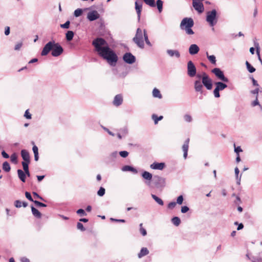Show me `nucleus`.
I'll use <instances>...</instances> for the list:
<instances>
[{
    "mask_svg": "<svg viewBox=\"0 0 262 262\" xmlns=\"http://www.w3.org/2000/svg\"><path fill=\"white\" fill-rule=\"evenodd\" d=\"M98 55L112 66H115L118 61V57L116 53L108 46L106 41L102 38H97L92 42Z\"/></svg>",
    "mask_w": 262,
    "mask_h": 262,
    "instance_id": "obj_1",
    "label": "nucleus"
},
{
    "mask_svg": "<svg viewBox=\"0 0 262 262\" xmlns=\"http://www.w3.org/2000/svg\"><path fill=\"white\" fill-rule=\"evenodd\" d=\"M50 51H52L51 54L53 56L57 57L63 53V50L58 43H56L54 40L50 41L44 46L41 55L42 56H46Z\"/></svg>",
    "mask_w": 262,
    "mask_h": 262,
    "instance_id": "obj_2",
    "label": "nucleus"
},
{
    "mask_svg": "<svg viewBox=\"0 0 262 262\" xmlns=\"http://www.w3.org/2000/svg\"><path fill=\"white\" fill-rule=\"evenodd\" d=\"M194 25V21L192 18L185 17L182 19L180 24V28L185 30L186 33L188 35H192L194 34L193 31L191 28Z\"/></svg>",
    "mask_w": 262,
    "mask_h": 262,
    "instance_id": "obj_3",
    "label": "nucleus"
},
{
    "mask_svg": "<svg viewBox=\"0 0 262 262\" xmlns=\"http://www.w3.org/2000/svg\"><path fill=\"white\" fill-rule=\"evenodd\" d=\"M133 40L138 47L141 49L144 48V43L143 39V33L140 28L137 29L135 36L133 38Z\"/></svg>",
    "mask_w": 262,
    "mask_h": 262,
    "instance_id": "obj_4",
    "label": "nucleus"
},
{
    "mask_svg": "<svg viewBox=\"0 0 262 262\" xmlns=\"http://www.w3.org/2000/svg\"><path fill=\"white\" fill-rule=\"evenodd\" d=\"M216 15L217 12L215 9L207 12L206 21L211 27L214 26L217 22Z\"/></svg>",
    "mask_w": 262,
    "mask_h": 262,
    "instance_id": "obj_5",
    "label": "nucleus"
},
{
    "mask_svg": "<svg viewBox=\"0 0 262 262\" xmlns=\"http://www.w3.org/2000/svg\"><path fill=\"white\" fill-rule=\"evenodd\" d=\"M202 83L203 85L208 90H210L212 88V81L211 79L205 73H202Z\"/></svg>",
    "mask_w": 262,
    "mask_h": 262,
    "instance_id": "obj_6",
    "label": "nucleus"
},
{
    "mask_svg": "<svg viewBox=\"0 0 262 262\" xmlns=\"http://www.w3.org/2000/svg\"><path fill=\"white\" fill-rule=\"evenodd\" d=\"M215 85L216 87L213 91V94L215 98H219L220 97V91L226 89L227 85L221 81L216 82Z\"/></svg>",
    "mask_w": 262,
    "mask_h": 262,
    "instance_id": "obj_7",
    "label": "nucleus"
},
{
    "mask_svg": "<svg viewBox=\"0 0 262 262\" xmlns=\"http://www.w3.org/2000/svg\"><path fill=\"white\" fill-rule=\"evenodd\" d=\"M211 72L213 73L219 80L225 82H228V79L225 76L223 72L220 68H214L211 70Z\"/></svg>",
    "mask_w": 262,
    "mask_h": 262,
    "instance_id": "obj_8",
    "label": "nucleus"
},
{
    "mask_svg": "<svg viewBox=\"0 0 262 262\" xmlns=\"http://www.w3.org/2000/svg\"><path fill=\"white\" fill-rule=\"evenodd\" d=\"M187 75L189 77H193L196 75V69L194 64L192 61L190 60L187 62Z\"/></svg>",
    "mask_w": 262,
    "mask_h": 262,
    "instance_id": "obj_9",
    "label": "nucleus"
},
{
    "mask_svg": "<svg viewBox=\"0 0 262 262\" xmlns=\"http://www.w3.org/2000/svg\"><path fill=\"white\" fill-rule=\"evenodd\" d=\"M153 180L156 187L157 188L163 187L165 186V180L160 176H154Z\"/></svg>",
    "mask_w": 262,
    "mask_h": 262,
    "instance_id": "obj_10",
    "label": "nucleus"
},
{
    "mask_svg": "<svg viewBox=\"0 0 262 262\" xmlns=\"http://www.w3.org/2000/svg\"><path fill=\"white\" fill-rule=\"evenodd\" d=\"M123 60L128 64H133L136 61V57L130 53H126L123 56Z\"/></svg>",
    "mask_w": 262,
    "mask_h": 262,
    "instance_id": "obj_11",
    "label": "nucleus"
},
{
    "mask_svg": "<svg viewBox=\"0 0 262 262\" xmlns=\"http://www.w3.org/2000/svg\"><path fill=\"white\" fill-rule=\"evenodd\" d=\"M192 6L194 9L200 13H202L204 10L203 4L198 2V0H192Z\"/></svg>",
    "mask_w": 262,
    "mask_h": 262,
    "instance_id": "obj_12",
    "label": "nucleus"
},
{
    "mask_svg": "<svg viewBox=\"0 0 262 262\" xmlns=\"http://www.w3.org/2000/svg\"><path fill=\"white\" fill-rule=\"evenodd\" d=\"M142 177L146 180L145 184L149 187H151L150 181L152 178V175L150 172L145 171L142 173Z\"/></svg>",
    "mask_w": 262,
    "mask_h": 262,
    "instance_id": "obj_13",
    "label": "nucleus"
},
{
    "mask_svg": "<svg viewBox=\"0 0 262 262\" xmlns=\"http://www.w3.org/2000/svg\"><path fill=\"white\" fill-rule=\"evenodd\" d=\"M99 16H100V15L98 13V12L96 10H94V11L89 12L88 13L87 18L90 21H94V20H96L98 18H99Z\"/></svg>",
    "mask_w": 262,
    "mask_h": 262,
    "instance_id": "obj_14",
    "label": "nucleus"
},
{
    "mask_svg": "<svg viewBox=\"0 0 262 262\" xmlns=\"http://www.w3.org/2000/svg\"><path fill=\"white\" fill-rule=\"evenodd\" d=\"M194 88L196 92H199L201 94L203 93V85L202 82H201L200 80H195L194 82Z\"/></svg>",
    "mask_w": 262,
    "mask_h": 262,
    "instance_id": "obj_15",
    "label": "nucleus"
},
{
    "mask_svg": "<svg viewBox=\"0 0 262 262\" xmlns=\"http://www.w3.org/2000/svg\"><path fill=\"white\" fill-rule=\"evenodd\" d=\"M166 53L170 57H175L177 58H179L181 56L180 53L177 50L168 49Z\"/></svg>",
    "mask_w": 262,
    "mask_h": 262,
    "instance_id": "obj_16",
    "label": "nucleus"
},
{
    "mask_svg": "<svg viewBox=\"0 0 262 262\" xmlns=\"http://www.w3.org/2000/svg\"><path fill=\"white\" fill-rule=\"evenodd\" d=\"M165 166L164 163L154 162L150 165V167L152 169L162 170Z\"/></svg>",
    "mask_w": 262,
    "mask_h": 262,
    "instance_id": "obj_17",
    "label": "nucleus"
},
{
    "mask_svg": "<svg viewBox=\"0 0 262 262\" xmlns=\"http://www.w3.org/2000/svg\"><path fill=\"white\" fill-rule=\"evenodd\" d=\"M189 139L188 138L185 140L184 144L182 146V150L184 152L183 157L185 159H186L187 157V152H188V147H189Z\"/></svg>",
    "mask_w": 262,
    "mask_h": 262,
    "instance_id": "obj_18",
    "label": "nucleus"
},
{
    "mask_svg": "<svg viewBox=\"0 0 262 262\" xmlns=\"http://www.w3.org/2000/svg\"><path fill=\"white\" fill-rule=\"evenodd\" d=\"M200 50V48L198 45L195 44L191 45L189 48V53L191 55H195L197 54Z\"/></svg>",
    "mask_w": 262,
    "mask_h": 262,
    "instance_id": "obj_19",
    "label": "nucleus"
},
{
    "mask_svg": "<svg viewBox=\"0 0 262 262\" xmlns=\"http://www.w3.org/2000/svg\"><path fill=\"white\" fill-rule=\"evenodd\" d=\"M21 156L24 161L30 162V155L27 150L22 149L21 150Z\"/></svg>",
    "mask_w": 262,
    "mask_h": 262,
    "instance_id": "obj_20",
    "label": "nucleus"
},
{
    "mask_svg": "<svg viewBox=\"0 0 262 262\" xmlns=\"http://www.w3.org/2000/svg\"><path fill=\"white\" fill-rule=\"evenodd\" d=\"M122 97L121 95H117L113 101V103L116 106H119L122 103Z\"/></svg>",
    "mask_w": 262,
    "mask_h": 262,
    "instance_id": "obj_21",
    "label": "nucleus"
},
{
    "mask_svg": "<svg viewBox=\"0 0 262 262\" xmlns=\"http://www.w3.org/2000/svg\"><path fill=\"white\" fill-rule=\"evenodd\" d=\"M142 4H139L138 2H135V9L136 10L137 15H138V18L139 20L140 19L141 16V13L142 11Z\"/></svg>",
    "mask_w": 262,
    "mask_h": 262,
    "instance_id": "obj_22",
    "label": "nucleus"
},
{
    "mask_svg": "<svg viewBox=\"0 0 262 262\" xmlns=\"http://www.w3.org/2000/svg\"><path fill=\"white\" fill-rule=\"evenodd\" d=\"M122 170L123 171H130L134 173H137L138 172V171L136 169L129 165H125L122 167Z\"/></svg>",
    "mask_w": 262,
    "mask_h": 262,
    "instance_id": "obj_23",
    "label": "nucleus"
},
{
    "mask_svg": "<svg viewBox=\"0 0 262 262\" xmlns=\"http://www.w3.org/2000/svg\"><path fill=\"white\" fill-rule=\"evenodd\" d=\"M254 46H255V48L256 49V54L258 56V60L260 61L261 64H262V59L260 57V47H259V43L257 42H254Z\"/></svg>",
    "mask_w": 262,
    "mask_h": 262,
    "instance_id": "obj_24",
    "label": "nucleus"
},
{
    "mask_svg": "<svg viewBox=\"0 0 262 262\" xmlns=\"http://www.w3.org/2000/svg\"><path fill=\"white\" fill-rule=\"evenodd\" d=\"M31 210H32L33 215L35 217H36L38 219L41 218V213L37 209L34 208L33 206H31Z\"/></svg>",
    "mask_w": 262,
    "mask_h": 262,
    "instance_id": "obj_25",
    "label": "nucleus"
},
{
    "mask_svg": "<svg viewBox=\"0 0 262 262\" xmlns=\"http://www.w3.org/2000/svg\"><path fill=\"white\" fill-rule=\"evenodd\" d=\"M17 174L19 179L23 182H25L26 181V174L25 172L21 169L17 170Z\"/></svg>",
    "mask_w": 262,
    "mask_h": 262,
    "instance_id": "obj_26",
    "label": "nucleus"
},
{
    "mask_svg": "<svg viewBox=\"0 0 262 262\" xmlns=\"http://www.w3.org/2000/svg\"><path fill=\"white\" fill-rule=\"evenodd\" d=\"M149 253V251L148 249L145 248L143 247L141 249L140 252L138 253V257L139 258H141L146 255H147Z\"/></svg>",
    "mask_w": 262,
    "mask_h": 262,
    "instance_id": "obj_27",
    "label": "nucleus"
},
{
    "mask_svg": "<svg viewBox=\"0 0 262 262\" xmlns=\"http://www.w3.org/2000/svg\"><path fill=\"white\" fill-rule=\"evenodd\" d=\"M152 96L154 97L158 98L159 99L162 98V96L161 94L160 91L156 88L154 89L152 91Z\"/></svg>",
    "mask_w": 262,
    "mask_h": 262,
    "instance_id": "obj_28",
    "label": "nucleus"
},
{
    "mask_svg": "<svg viewBox=\"0 0 262 262\" xmlns=\"http://www.w3.org/2000/svg\"><path fill=\"white\" fill-rule=\"evenodd\" d=\"M206 56L208 58V59L209 60V61L213 64L215 65L216 64V57L214 55H209L208 53V52H206Z\"/></svg>",
    "mask_w": 262,
    "mask_h": 262,
    "instance_id": "obj_29",
    "label": "nucleus"
},
{
    "mask_svg": "<svg viewBox=\"0 0 262 262\" xmlns=\"http://www.w3.org/2000/svg\"><path fill=\"white\" fill-rule=\"evenodd\" d=\"M152 198L160 205L163 206L164 205V202L162 199L158 197L155 194H151Z\"/></svg>",
    "mask_w": 262,
    "mask_h": 262,
    "instance_id": "obj_30",
    "label": "nucleus"
},
{
    "mask_svg": "<svg viewBox=\"0 0 262 262\" xmlns=\"http://www.w3.org/2000/svg\"><path fill=\"white\" fill-rule=\"evenodd\" d=\"M74 33L72 31H68L66 34V37L67 41H70L73 39Z\"/></svg>",
    "mask_w": 262,
    "mask_h": 262,
    "instance_id": "obj_31",
    "label": "nucleus"
},
{
    "mask_svg": "<svg viewBox=\"0 0 262 262\" xmlns=\"http://www.w3.org/2000/svg\"><path fill=\"white\" fill-rule=\"evenodd\" d=\"M3 169L4 171H5L6 172L10 171V170L11 169V167H10V165L9 163L8 162L6 161L3 163Z\"/></svg>",
    "mask_w": 262,
    "mask_h": 262,
    "instance_id": "obj_32",
    "label": "nucleus"
},
{
    "mask_svg": "<svg viewBox=\"0 0 262 262\" xmlns=\"http://www.w3.org/2000/svg\"><path fill=\"white\" fill-rule=\"evenodd\" d=\"M246 67H247V69L248 70V71L252 73H253L255 71V69L251 65V64L247 61H246Z\"/></svg>",
    "mask_w": 262,
    "mask_h": 262,
    "instance_id": "obj_33",
    "label": "nucleus"
},
{
    "mask_svg": "<svg viewBox=\"0 0 262 262\" xmlns=\"http://www.w3.org/2000/svg\"><path fill=\"white\" fill-rule=\"evenodd\" d=\"M171 222L173 225L178 226L181 223V220L179 217L177 216L173 217L171 219Z\"/></svg>",
    "mask_w": 262,
    "mask_h": 262,
    "instance_id": "obj_34",
    "label": "nucleus"
},
{
    "mask_svg": "<svg viewBox=\"0 0 262 262\" xmlns=\"http://www.w3.org/2000/svg\"><path fill=\"white\" fill-rule=\"evenodd\" d=\"M156 5L157 6V8L160 13H161L163 9V2L161 0H157L156 2Z\"/></svg>",
    "mask_w": 262,
    "mask_h": 262,
    "instance_id": "obj_35",
    "label": "nucleus"
},
{
    "mask_svg": "<svg viewBox=\"0 0 262 262\" xmlns=\"http://www.w3.org/2000/svg\"><path fill=\"white\" fill-rule=\"evenodd\" d=\"M163 117L162 116L158 117V116L156 115V114H153L152 115V119L154 120L155 124H157L158 121L161 120L163 119Z\"/></svg>",
    "mask_w": 262,
    "mask_h": 262,
    "instance_id": "obj_36",
    "label": "nucleus"
},
{
    "mask_svg": "<svg viewBox=\"0 0 262 262\" xmlns=\"http://www.w3.org/2000/svg\"><path fill=\"white\" fill-rule=\"evenodd\" d=\"M234 170H235V176H236V179L237 180V184L239 185V184H240V181H241V176H240L239 177H238L239 170L237 167H236L235 168Z\"/></svg>",
    "mask_w": 262,
    "mask_h": 262,
    "instance_id": "obj_37",
    "label": "nucleus"
},
{
    "mask_svg": "<svg viewBox=\"0 0 262 262\" xmlns=\"http://www.w3.org/2000/svg\"><path fill=\"white\" fill-rule=\"evenodd\" d=\"M143 36H144L145 41L147 45L151 46V44L148 39V36H147V34L146 33V31L145 30H144V31H143Z\"/></svg>",
    "mask_w": 262,
    "mask_h": 262,
    "instance_id": "obj_38",
    "label": "nucleus"
},
{
    "mask_svg": "<svg viewBox=\"0 0 262 262\" xmlns=\"http://www.w3.org/2000/svg\"><path fill=\"white\" fill-rule=\"evenodd\" d=\"M143 1L146 4L150 7H154L156 6L155 0H143Z\"/></svg>",
    "mask_w": 262,
    "mask_h": 262,
    "instance_id": "obj_39",
    "label": "nucleus"
},
{
    "mask_svg": "<svg viewBox=\"0 0 262 262\" xmlns=\"http://www.w3.org/2000/svg\"><path fill=\"white\" fill-rule=\"evenodd\" d=\"M251 105L252 106H255L256 105H258L260 109L262 110V106L259 104V101L258 100V97L257 96H256V99L254 101H253L251 103Z\"/></svg>",
    "mask_w": 262,
    "mask_h": 262,
    "instance_id": "obj_40",
    "label": "nucleus"
},
{
    "mask_svg": "<svg viewBox=\"0 0 262 262\" xmlns=\"http://www.w3.org/2000/svg\"><path fill=\"white\" fill-rule=\"evenodd\" d=\"M143 224L141 223L139 225L140 226V232L143 236H145L147 234L146 230L143 227Z\"/></svg>",
    "mask_w": 262,
    "mask_h": 262,
    "instance_id": "obj_41",
    "label": "nucleus"
},
{
    "mask_svg": "<svg viewBox=\"0 0 262 262\" xmlns=\"http://www.w3.org/2000/svg\"><path fill=\"white\" fill-rule=\"evenodd\" d=\"M11 161L13 163H17V156L15 153L13 154L10 156Z\"/></svg>",
    "mask_w": 262,
    "mask_h": 262,
    "instance_id": "obj_42",
    "label": "nucleus"
},
{
    "mask_svg": "<svg viewBox=\"0 0 262 262\" xmlns=\"http://www.w3.org/2000/svg\"><path fill=\"white\" fill-rule=\"evenodd\" d=\"M82 13V10L78 8L75 10L74 14L75 17H78L80 16Z\"/></svg>",
    "mask_w": 262,
    "mask_h": 262,
    "instance_id": "obj_43",
    "label": "nucleus"
},
{
    "mask_svg": "<svg viewBox=\"0 0 262 262\" xmlns=\"http://www.w3.org/2000/svg\"><path fill=\"white\" fill-rule=\"evenodd\" d=\"M105 189L103 187H101L97 192V194L100 196H102L105 194Z\"/></svg>",
    "mask_w": 262,
    "mask_h": 262,
    "instance_id": "obj_44",
    "label": "nucleus"
},
{
    "mask_svg": "<svg viewBox=\"0 0 262 262\" xmlns=\"http://www.w3.org/2000/svg\"><path fill=\"white\" fill-rule=\"evenodd\" d=\"M77 228L78 230H80L81 231H84L85 230V228L84 227L83 224L80 222L77 223Z\"/></svg>",
    "mask_w": 262,
    "mask_h": 262,
    "instance_id": "obj_45",
    "label": "nucleus"
},
{
    "mask_svg": "<svg viewBox=\"0 0 262 262\" xmlns=\"http://www.w3.org/2000/svg\"><path fill=\"white\" fill-rule=\"evenodd\" d=\"M29 163L30 162H26V161L22 162V165H23V169H24V171L29 170L28 165H29Z\"/></svg>",
    "mask_w": 262,
    "mask_h": 262,
    "instance_id": "obj_46",
    "label": "nucleus"
},
{
    "mask_svg": "<svg viewBox=\"0 0 262 262\" xmlns=\"http://www.w3.org/2000/svg\"><path fill=\"white\" fill-rule=\"evenodd\" d=\"M184 119L186 122H190L192 121V117L190 115L186 114L184 116Z\"/></svg>",
    "mask_w": 262,
    "mask_h": 262,
    "instance_id": "obj_47",
    "label": "nucleus"
},
{
    "mask_svg": "<svg viewBox=\"0 0 262 262\" xmlns=\"http://www.w3.org/2000/svg\"><path fill=\"white\" fill-rule=\"evenodd\" d=\"M33 202L38 207H45L47 206V205L45 204L41 203V202H39L38 201H36V200H35L34 201H33Z\"/></svg>",
    "mask_w": 262,
    "mask_h": 262,
    "instance_id": "obj_48",
    "label": "nucleus"
},
{
    "mask_svg": "<svg viewBox=\"0 0 262 262\" xmlns=\"http://www.w3.org/2000/svg\"><path fill=\"white\" fill-rule=\"evenodd\" d=\"M70 22L69 20L67 21L64 24H61L60 27L64 29H68L70 27Z\"/></svg>",
    "mask_w": 262,
    "mask_h": 262,
    "instance_id": "obj_49",
    "label": "nucleus"
},
{
    "mask_svg": "<svg viewBox=\"0 0 262 262\" xmlns=\"http://www.w3.org/2000/svg\"><path fill=\"white\" fill-rule=\"evenodd\" d=\"M183 200L184 198L183 195H181L177 198L176 203L178 204L179 205H181L183 203Z\"/></svg>",
    "mask_w": 262,
    "mask_h": 262,
    "instance_id": "obj_50",
    "label": "nucleus"
},
{
    "mask_svg": "<svg viewBox=\"0 0 262 262\" xmlns=\"http://www.w3.org/2000/svg\"><path fill=\"white\" fill-rule=\"evenodd\" d=\"M77 213L80 214L81 216H85L86 213L85 211L82 209H79L76 211Z\"/></svg>",
    "mask_w": 262,
    "mask_h": 262,
    "instance_id": "obj_51",
    "label": "nucleus"
},
{
    "mask_svg": "<svg viewBox=\"0 0 262 262\" xmlns=\"http://www.w3.org/2000/svg\"><path fill=\"white\" fill-rule=\"evenodd\" d=\"M25 196H26V198L28 199L29 201L33 202V201H34L30 192L26 191L25 192Z\"/></svg>",
    "mask_w": 262,
    "mask_h": 262,
    "instance_id": "obj_52",
    "label": "nucleus"
},
{
    "mask_svg": "<svg viewBox=\"0 0 262 262\" xmlns=\"http://www.w3.org/2000/svg\"><path fill=\"white\" fill-rule=\"evenodd\" d=\"M14 205L16 208H20L22 206V202L19 200H16L14 202Z\"/></svg>",
    "mask_w": 262,
    "mask_h": 262,
    "instance_id": "obj_53",
    "label": "nucleus"
},
{
    "mask_svg": "<svg viewBox=\"0 0 262 262\" xmlns=\"http://www.w3.org/2000/svg\"><path fill=\"white\" fill-rule=\"evenodd\" d=\"M119 155L123 158H126L128 155V152L127 151H121L119 152Z\"/></svg>",
    "mask_w": 262,
    "mask_h": 262,
    "instance_id": "obj_54",
    "label": "nucleus"
},
{
    "mask_svg": "<svg viewBox=\"0 0 262 262\" xmlns=\"http://www.w3.org/2000/svg\"><path fill=\"white\" fill-rule=\"evenodd\" d=\"M176 204H177V203L175 202H170L168 205V208L169 209H172L173 208H174L176 207Z\"/></svg>",
    "mask_w": 262,
    "mask_h": 262,
    "instance_id": "obj_55",
    "label": "nucleus"
},
{
    "mask_svg": "<svg viewBox=\"0 0 262 262\" xmlns=\"http://www.w3.org/2000/svg\"><path fill=\"white\" fill-rule=\"evenodd\" d=\"M234 151L237 154L239 155V152L242 151V149L240 146L235 147V144H234Z\"/></svg>",
    "mask_w": 262,
    "mask_h": 262,
    "instance_id": "obj_56",
    "label": "nucleus"
},
{
    "mask_svg": "<svg viewBox=\"0 0 262 262\" xmlns=\"http://www.w3.org/2000/svg\"><path fill=\"white\" fill-rule=\"evenodd\" d=\"M189 210V208L186 206H182L181 207V212L183 213L187 212Z\"/></svg>",
    "mask_w": 262,
    "mask_h": 262,
    "instance_id": "obj_57",
    "label": "nucleus"
},
{
    "mask_svg": "<svg viewBox=\"0 0 262 262\" xmlns=\"http://www.w3.org/2000/svg\"><path fill=\"white\" fill-rule=\"evenodd\" d=\"M23 46V43L21 42H18L17 43V44L15 45V47H14V50H19L20 48L22 47Z\"/></svg>",
    "mask_w": 262,
    "mask_h": 262,
    "instance_id": "obj_58",
    "label": "nucleus"
},
{
    "mask_svg": "<svg viewBox=\"0 0 262 262\" xmlns=\"http://www.w3.org/2000/svg\"><path fill=\"white\" fill-rule=\"evenodd\" d=\"M33 195L34 196V197L36 199H40L41 200H42V201H45V200L41 197L40 196L37 192H33Z\"/></svg>",
    "mask_w": 262,
    "mask_h": 262,
    "instance_id": "obj_59",
    "label": "nucleus"
},
{
    "mask_svg": "<svg viewBox=\"0 0 262 262\" xmlns=\"http://www.w3.org/2000/svg\"><path fill=\"white\" fill-rule=\"evenodd\" d=\"M25 117L27 119L31 118V115L29 113L28 110H26L25 113Z\"/></svg>",
    "mask_w": 262,
    "mask_h": 262,
    "instance_id": "obj_60",
    "label": "nucleus"
},
{
    "mask_svg": "<svg viewBox=\"0 0 262 262\" xmlns=\"http://www.w3.org/2000/svg\"><path fill=\"white\" fill-rule=\"evenodd\" d=\"M10 34V27H6L5 28V34L7 36Z\"/></svg>",
    "mask_w": 262,
    "mask_h": 262,
    "instance_id": "obj_61",
    "label": "nucleus"
},
{
    "mask_svg": "<svg viewBox=\"0 0 262 262\" xmlns=\"http://www.w3.org/2000/svg\"><path fill=\"white\" fill-rule=\"evenodd\" d=\"M118 155V152L117 151H114L113 152H112L111 154H110V157L111 158H115L117 157Z\"/></svg>",
    "mask_w": 262,
    "mask_h": 262,
    "instance_id": "obj_62",
    "label": "nucleus"
},
{
    "mask_svg": "<svg viewBox=\"0 0 262 262\" xmlns=\"http://www.w3.org/2000/svg\"><path fill=\"white\" fill-rule=\"evenodd\" d=\"M32 150L34 152V154H38V149L36 145H34L33 146Z\"/></svg>",
    "mask_w": 262,
    "mask_h": 262,
    "instance_id": "obj_63",
    "label": "nucleus"
},
{
    "mask_svg": "<svg viewBox=\"0 0 262 262\" xmlns=\"http://www.w3.org/2000/svg\"><path fill=\"white\" fill-rule=\"evenodd\" d=\"M20 261L21 262H30V260L26 257H21Z\"/></svg>",
    "mask_w": 262,
    "mask_h": 262,
    "instance_id": "obj_64",
    "label": "nucleus"
}]
</instances>
